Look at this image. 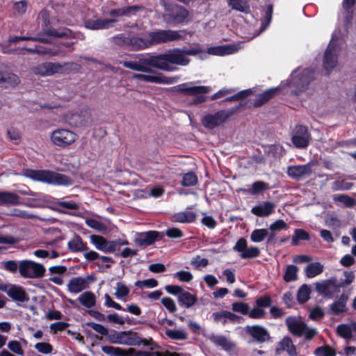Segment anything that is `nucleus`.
<instances>
[{
	"instance_id": "obj_41",
	"label": "nucleus",
	"mask_w": 356,
	"mask_h": 356,
	"mask_svg": "<svg viewBox=\"0 0 356 356\" xmlns=\"http://www.w3.org/2000/svg\"><path fill=\"white\" fill-rule=\"evenodd\" d=\"M177 8V10L172 14L171 17L175 22L180 24L188 18L189 12L181 6H178Z\"/></svg>"
},
{
	"instance_id": "obj_5",
	"label": "nucleus",
	"mask_w": 356,
	"mask_h": 356,
	"mask_svg": "<svg viewBox=\"0 0 356 356\" xmlns=\"http://www.w3.org/2000/svg\"><path fill=\"white\" fill-rule=\"evenodd\" d=\"M243 106V104L240 103L228 111L220 110L213 114H207L202 118L201 122L205 128L213 129L225 123L235 113L238 111Z\"/></svg>"
},
{
	"instance_id": "obj_12",
	"label": "nucleus",
	"mask_w": 356,
	"mask_h": 356,
	"mask_svg": "<svg viewBox=\"0 0 356 356\" xmlns=\"http://www.w3.org/2000/svg\"><path fill=\"white\" fill-rule=\"evenodd\" d=\"M39 15L42 19V29L45 35L57 38L69 37L70 34L71 33V31L69 29L65 28L62 30H57L51 26L49 14L47 10L43 9L41 10Z\"/></svg>"
},
{
	"instance_id": "obj_37",
	"label": "nucleus",
	"mask_w": 356,
	"mask_h": 356,
	"mask_svg": "<svg viewBox=\"0 0 356 356\" xmlns=\"http://www.w3.org/2000/svg\"><path fill=\"white\" fill-rule=\"evenodd\" d=\"M323 271V266L319 262L312 263L305 268L306 276L309 278L320 275Z\"/></svg>"
},
{
	"instance_id": "obj_51",
	"label": "nucleus",
	"mask_w": 356,
	"mask_h": 356,
	"mask_svg": "<svg viewBox=\"0 0 356 356\" xmlns=\"http://www.w3.org/2000/svg\"><path fill=\"white\" fill-rule=\"evenodd\" d=\"M337 332L344 339H350L352 337V328L350 325H339L337 328Z\"/></svg>"
},
{
	"instance_id": "obj_44",
	"label": "nucleus",
	"mask_w": 356,
	"mask_h": 356,
	"mask_svg": "<svg viewBox=\"0 0 356 356\" xmlns=\"http://www.w3.org/2000/svg\"><path fill=\"white\" fill-rule=\"evenodd\" d=\"M165 334L171 339L185 340L187 339V333L183 330H168Z\"/></svg>"
},
{
	"instance_id": "obj_9",
	"label": "nucleus",
	"mask_w": 356,
	"mask_h": 356,
	"mask_svg": "<svg viewBox=\"0 0 356 356\" xmlns=\"http://www.w3.org/2000/svg\"><path fill=\"white\" fill-rule=\"evenodd\" d=\"M286 324L293 334L298 337L304 334L307 340L312 339L317 333L315 329L307 327L303 321L296 317H289Z\"/></svg>"
},
{
	"instance_id": "obj_46",
	"label": "nucleus",
	"mask_w": 356,
	"mask_h": 356,
	"mask_svg": "<svg viewBox=\"0 0 356 356\" xmlns=\"http://www.w3.org/2000/svg\"><path fill=\"white\" fill-rule=\"evenodd\" d=\"M86 223L88 227L102 234H105L107 232V227L97 220L89 218L86 220Z\"/></svg>"
},
{
	"instance_id": "obj_19",
	"label": "nucleus",
	"mask_w": 356,
	"mask_h": 356,
	"mask_svg": "<svg viewBox=\"0 0 356 356\" xmlns=\"http://www.w3.org/2000/svg\"><path fill=\"white\" fill-rule=\"evenodd\" d=\"M91 241L96 245L97 248L105 252H114L118 250L116 241H107L104 237L97 235L90 236Z\"/></svg>"
},
{
	"instance_id": "obj_53",
	"label": "nucleus",
	"mask_w": 356,
	"mask_h": 356,
	"mask_svg": "<svg viewBox=\"0 0 356 356\" xmlns=\"http://www.w3.org/2000/svg\"><path fill=\"white\" fill-rule=\"evenodd\" d=\"M7 136L9 139L13 141L15 144H18L20 142L21 134L17 128L12 127L8 129Z\"/></svg>"
},
{
	"instance_id": "obj_62",
	"label": "nucleus",
	"mask_w": 356,
	"mask_h": 356,
	"mask_svg": "<svg viewBox=\"0 0 356 356\" xmlns=\"http://www.w3.org/2000/svg\"><path fill=\"white\" fill-rule=\"evenodd\" d=\"M129 293V289L124 284L118 282L117 284V289L115 295L116 297L120 298L126 297Z\"/></svg>"
},
{
	"instance_id": "obj_64",
	"label": "nucleus",
	"mask_w": 356,
	"mask_h": 356,
	"mask_svg": "<svg viewBox=\"0 0 356 356\" xmlns=\"http://www.w3.org/2000/svg\"><path fill=\"white\" fill-rule=\"evenodd\" d=\"M287 224L282 220H276L270 226V230L273 232L287 229Z\"/></svg>"
},
{
	"instance_id": "obj_50",
	"label": "nucleus",
	"mask_w": 356,
	"mask_h": 356,
	"mask_svg": "<svg viewBox=\"0 0 356 356\" xmlns=\"http://www.w3.org/2000/svg\"><path fill=\"white\" fill-rule=\"evenodd\" d=\"M126 332H114L108 335L109 341L113 343L126 345Z\"/></svg>"
},
{
	"instance_id": "obj_1",
	"label": "nucleus",
	"mask_w": 356,
	"mask_h": 356,
	"mask_svg": "<svg viewBox=\"0 0 356 356\" xmlns=\"http://www.w3.org/2000/svg\"><path fill=\"white\" fill-rule=\"evenodd\" d=\"M191 35L186 30H159L147 33V38L134 34L132 31L126 33H118L112 36L111 42L120 47L127 49L130 51H141L152 46L166 43L177 40L185 39L186 34Z\"/></svg>"
},
{
	"instance_id": "obj_35",
	"label": "nucleus",
	"mask_w": 356,
	"mask_h": 356,
	"mask_svg": "<svg viewBox=\"0 0 356 356\" xmlns=\"http://www.w3.org/2000/svg\"><path fill=\"white\" fill-rule=\"evenodd\" d=\"M209 339L213 343L221 346L225 350H231L234 347V343L225 337L211 335Z\"/></svg>"
},
{
	"instance_id": "obj_20",
	"label": "nucleus",
	"mask_w": 356,
	"mask_h": 356,
	"mask_svg": "<svg viewBox=\"0 0 356 356\" xmlns=\"http://www.w3.org/2000/svg\"><path fill=\"white\" fill-rule=\"evenodd\" d=\"M162 235L156 231H149L137 234L134 242L139 246H147L154 243L157 239H161Z\"/></svg>"
},
{
	"instance_id": "obj_3",
	"label": "nucleus",
	"mask_w": 356,
	"mask_h": 356,
	"mask_svg": "<svg viewBox=\"0 0 356 356\" xmlns=\"http://www.w3.org/2000/svg\"><path fill=\"white\" fill-rule=\"evenodd\" d=\"M145 10V7L142 5L127 6L118 8H112L108 11V15L111 18H97L86 19L83 21L84 26L89 30L97 31L102 29H108L113 27V24L119 20L118 17H136L138 13Z\"/></svg>"
},
{
	"instance_id": "obj_15",
	"label": "nucleus",
	"mask_w": 356,
	"mask_h": 356,
	"mask_svg": "<svg viewBox=\"0 0 356 356\" xmlns=\"http://www.w3.org/2000/svg\"><path fill=\"white\" fill-rule=\"evenodd\" d=\"M63 66L58 63L44 62L32 67L34 74L41 76H51L62 71Z\"/></svg>"
},
{
	"instance_id": "obj_39",
	"label": "nucleus",
	"mask_w": 356,
	"mask_h": 356,
	"mask_svg": "<svg viewBox=\"0 0 356 356\" xmlns=\"http://www.w3.org/2000/svg\"><path fill=\"white\" fill-rule=\"evenodd\" d=\"M79 302L86 307L90 308L96 303V298L93 293L86 291L79 298Z\"/></svg>"
},
{
	"instance_id": "obj_63",
	"label": "nucleus",
	"mask_w": 356,
	"mask_h": 356,
	"mask_svg": "<svg viewBox=\"0 0 356 356\" xmlns=\"http://www.w3.org/2000/svg\"><path fill=\"white\" fill-rule=\"evenodd\" d=\"M232 309L234 312L247 314L248 313L249 306L248 304L241 302H234L232 304Z\"/></svg>"
},
{
	"instance_id": "obj_32",
	"label": "nucleus",
	"mask_w": 356,
	"mask_h": 356,
	"mask_svg": "<svg viewBox=\"0 0 356 356\" xmlns=\"http://www.w3.org/2000/svg\"><path fill=\"white\" fill-rule=\"evenodd\" d=\"M196 218V214L192 211H184L175 213L172 217V220L175 222H192Z\"/></svg>"
},
{
	"instance_id": "obj_43",
	"label": "nucleus",
	"mask_w": 356,
	"mask_h": 356,
	"mask_svg": "<svg viewBox=\"0 0 356 356\" xmlns=\"http://www.w3.org/2000/svg\"><path fill=\"white\" fill-rule=\"evenodd\" d=\"M298 268L296 266H287L283 277L284 280L286 282L296 280L298 279Z\"/></svg>"
},
{
	"instance_id": "obj_7",
	"label": "nucleus",
	"mask_w": 356,
	"mask_h": 356,
	"mask_svg": "<svg viewBox=\"0 0 356 356\" xmlns=\"http://www.w3.org/2000/svg\"><path fill=\"white\" fill-rule=\"evenodd\" d=\"M65 121L71 127H85L90 124L93 118L88 108H83L78 111H70L64 115Z\"/></svg>"
},
{
	"instance_id": "obj_49",
	"label": "nucleus",
	"mask_w": 356,
	"mask_h": 356,
	"mask_svg": "<svg viewBox=\"0 0 356 356\" xmlns=\"http://www.w3.org/2000/svg\"><path fill=\"white\" fill-rule=\"evenodd\" d=\"M197 177L193 172H188L184 175L181 184L183 186H192L197 184Z\"/></svg>"
},
{
	"instance_id": "obj_6",
	"label": "nucleus",
	"mask_w": 356,
	"mask_h": 356,
	"mask_svg": "<svg viewBox=\"0 0 356 356\" xmlns=\"http://www.w3.org/2000/svg\"><path fill=\"white\" fill-rule=\"evenodd\" d=\"M191 83H184L175 87L176 91L186 96H195L193 104H198L205 102L207 97L204 94L209 93L211 90L210 86H189Z\"/></svg>"
},
{
	"instance_id": "obj_55",
	"label": "nucleus",
	"mask_w": 356,
	"mask_h": 356,
	"mask_svg": "<svg viewBox=\"0 0 356 356\" xmlns=\"http://www.w3.org/2000/svg\"><path fill=\"white\" fill-rule=\"evenodd\" d=\"M352 186V183L348 182L343 179H339L333 182L332 188L334 190H348Z\"/></svg>"
},
{
	"instance_id": "obj_38",
	"label": "nucleus",
	"mask_w": 356,
	"mask_h": 356,
	"mask_svg": "<svg viewBox=\"0 0 356 356\" xmlns=\"http://www.w3.org/2000/svg\"><path fill=\"white\" fill-rule=\"evenodd\" d=\"M25 50L30 54H38L42 55L57 56L56 51L42 45H35L33 48H26Z\"/></svg>"
},
{
	"instance_id": "obj_45",
	"label": "nucleus",
	"mask_w": 356,
	"mask_h": 356,
	"mask_svg": "<svg viewBox=\"0 0 356 356\" xmlns=\"http://www.w3.org/2000/svg\"><path fill=\"white\" fill-rule=\"evenodd\" d=\"M225 54V49L222 46L211 47L208 48L207 51L204 50V53H200V58L204 59L207 57V54L222 56Z\"/></svg>"
},
{
	"instance_id": "obj_16",
	"label": "nucleus",
	"mask_w": 356,
	"mask_h": 356,
	"mask_svg": "<svg viewBox=\"0 0 356 356\" xmlns=\"http://www.w3.org/2000/svg\"><path fill=\"white\" fill-rule=\"evenodd\" d=\"M338 63V54L337 47L334 45H328L323 57V67L329 75L332 70L334 68Z\"/></svg>"
},
{
	"instance_id": "obj_4",
	"label": "nucleus",
	"mask_w": 356,
	"mask_h": 356,
	"mask_svg": "<svg viewBox=\"0 0 356 356\" xmlns=\"http://www.w3.org/2000/svg\"><path fill=\"white\" fill-rule=\"evenodd\" d=\"M25 175L35 180L50 184L70 185L72 184V179L67 176L49 170H27Z\"/></svg>"
},
{
	"instance_id": "obj_30",
	"label": "nucleus",
	"mask_w": 356,
	"mask_h": 356,
	"mask_svg": "<svg viewBox=\"0 0 356 356\" xmlns=\"http://www.w3.org/2000/svg\"><path fill=\"white\" fill-rule=\"evenodd\" d=\"M67 287L70 292L76 293L87 288V283L83 278L75 277L70 280Z\"/></svg>"
},
{
	"instance_id": "obj_23",
	"label": "nucleus",
	"mask_w": 356,
	"mask_h": 356,
	"mask_svg": "<svg viewBox=\"0 0 356 356\" xmlns=\"http://www.w3.org/2000/svg\"><path fill=\"white\" fill-rule=\"evenodd\" d=\"M286 351L289 356H298L296 348L291 338L286 337L279 343L275 353L280 355L281 352Z\"/></svg>"
},
{
	"instance_id": "obj_14",
	"label": "nucleus",
	"mask_w": 356,
	"mask_h": 356,
	"mask_svg": "<svg viewBox=\"0 0 356 356\" xmlns=\"http://www.w3.org/2000/svg\"><path fill=\"white\" fill-rule=\"evenodd\" d=\"M310 134L308 129L304 125H296L292 136V142L297 147H305L309 145Z\"/></svg>"
},
{
	"instance_id": "obj_13",
	"label": "nucleus",
	"mask_w": 356,
	"mask_h": 356,
	"mask_svg": "<svg viewBox=\"0 0 356 356\" xmlns=\"http://www.w3.org/2000/svg\"><path fill=\"white\" fill-rule=\"evenodd\" d=\"M340 287L341 285L337 284V280L334 277L315 283L316 291L325 297H332L335 293L339 291Z\"/></svg>"
},
{
	"instance_id": "obj_59",
	"label": "nucleus",
	"mask_w": 356,
	"mask_h": 356,
	"mask_svg": "<svg viewBox=\"0 0 356 356\" xmlns=\"http://www.w3.org/2000/svg\"><path fill=\"white\" fill-rule=\"evenodd\" d=\"M35 348L40 353L43 354H49L52 352V346L45 342L38 343L35 345Z\"/></svg>"
},
{
	"instance_id": "obj_27",
	"label": "nucleus",
	"mask_w": 356,
	"mask_h": 356,
	"mask_svg": "<svg viewBox=\"0 0 356 356\" xmlns=\"http://www.w3.org/2000/svg\"><path fill=\"white\" fill-rule=\"evenodd\" d=\"M275 204L270 202H266L252 208V212L258 216H268L273 213Z\"/></svg>"
},
{
	"instance_id": "obj_29",
	"label": "nucleus",
	"mask_w": 356,
	"mask_h": 356,
	"mask_svg": "<svg viewBox=\"0 0 356 356\" xmlns=\"http://www.w3.org/2000/svg\"><path fill=\"white\" fill-rule=\"evenodd\" d=\"M348 300V296L342 293L340 298L330 305V310L333 314H339L346 310V305Z\"/></svg>"
},
{
	"instance_id": "obj_61",
	"label": "nucleus",
	"mask_w": 356,
	"mask_h": 356,
	"mask_svg": "<svg viewBox=\"0 0 356 356\" xmlns=\"http://www.w3.org/2000/svg\"><path fill=\"white\" fill-rule=\"evenodd\" d=\"M8 348L14 353L23 355L24 350L22 348V346L19 341H10L8 343Z\"/></svg>"
},
{
	"instance_id": "obj_34",
	"label": "nucleus",
	"mask_w": 356,
	"mask_h": 356,
	"mask_svg": "<svg viewBox=\"0 0 356 356\" xmlns=\"http://www.w3.org/2000/svg\"><path fill=\"white\" fill-rule=\"evenodd\" d=\"M228 6L234 10L244 13L250 12V6L248 1L244 0H227Z\"/></svg>"
},
{
	"instance_id": "obj_24",
	"label": "nucleus",
	"mask_w": 356,
	"mask_h": 356,
	"mask_svg": "<svg viewBox=\"0 0 356 356\" xmlns=\"http://www.w3.org/2000/svg\"><path fill=\"white\" fill-rule=\"evenodd\" d=\"M247 332L260 343L264 342L270 338L268 331L259 325L248 326Z\"/></svg>"
},
{
	"instance_id": "obj_22",
	"label": "nucleus",
	"mask_w": 356,
	"mask_h": 356,
	"mask_svg": "<svg viewBox=\"0 0 356 356\" xmlns=\"http://www.w3.org/2000/svg\"><path fill=\"white\" fill-rule=\"evenodd\" d=\"M314 165V163H309L302 165H293L288 168V174L290 177L293 178H300L305 175H309L312 172V166Z\"/></svg>"
},
{
	"instance_id": "obj_26",
	"label": "nucleus",
	"mask_w": 356,
	"mask_h": 356,
	"mask_svg": "<svg viewBox=\"0 0 356 356\" xmlns=\"http://www.w3.org/2000/svg\"><path fill=\"white\" fill-rule=\"evenodd\" d=\"M143 58H140L139 63H138L136 61H132V60H125V61L120 62V63L122 64V65L123 67L130 69V70H132L138 71V72H147V73L152 72L153 70L149 67L150 66L147 65L146 64H144L141 61V60H143Z\"/></svg>"
},
{
	"instance_id": "obj_2",
	"label": "nucleus",
	"mask_w": 356,
	"mask_h": 356,
	"mask_svg": "<svg viewBox=\"0 0 356 356\" xmlns=\"http://www.w3.org/2000/svg\"><path fill=\"white\" fill-rule=\"evenodd\" d=\"M204 49L199 43H194L193 47L190 49L175 48L168 53L156 56H147L141 61L152 67L165 71H172L173 68L170 64H175L186 66L189 64L191 60L186 56H197L204 53Z\"/></svg>"
},
{
	"instance_id": "obj_8",
	"label": "nucleus",
	"mask_w": 356,
	"mask_h": 356,
	"mask_svg": "<svg viewBox=\"0 0 356 356\" xmlns=\"http://www.w3.org/2000/svg\"><path fill=\"white\" fill-rule=\"evenodd\" d=\"M296 72L293 71L291 74V79L286 81L285 84H282V87L293 86L296 88L294 94L299 95L300 92L306 90L312 79L310 76L311 72L309 70H305L298 75Z\"/></svg>"
},
{
	"instance_id": "obj_47",
	"label": "nucleus",
	"mask_w": 356,
	"mask_h": 356,
	"mask_svg": "<svg viewBox=\"0 0 356 356\" xmlns=\"http://www.w3.org/2000/svg\"><path fill=\"white\" fill-rule=\"evenodd\" d=\"M213 316L216 318H223L222 324H225L227 319L234 322L238 321L240 318V317L236 314L227 311L213 313Z\"/></svg>"
},
{
	"instance_id": "obj_54",
	"label": "nucleus",
	"mask_w": 356,
	"mask_h": 356,
	"mask_svg": "<svg viewBox=\"0 0 356 356\" xmlns=\"http://www.w3.org/2000/svg\"><path fill=\"white\" fill-rule=\"evenodd\" d=\"M268 189V184L264 182V181H256L254 182L252 186V188L250 190V193L252 195H255L259 193V192L264 191Z\"/></svg>"
},
{
	"instance_id": "obj_36",
	"label": "nucleus",
	"mask_w": 356,
	"mask_h": 356,
	"mask_svg": "<svg viewBox=\"0 0 356 356\" xmlns=\"http://www.w3.org/2000/svg\"><path fill=\"white\" fill-rule=\"evenodd\" d=\"M178 301L180 305L188 308L196 302L197 299L195 296L189 292L183 291V292L178 296Z\"/></svg>"
},
{
	"instance_id": "obj_40",
	"label": "nucleus",
	"mask_w": 356,
	"mask_h": 356,
	"mask_svg": "<svg viewBox=\"0 0 356 356\" xmlns=\"http://www.w3.org/2000/svg\"><path fill=\"white\" fill-rule=\"evenodd\" d=\"M125 341L126 345L129 346H138L142 342L144 343L145 346L148 345L147 340H142L141 338L138 337L136 332H126Z\"/></svg>"
},
{
	"instance_id": "obj_60",
	"label": "nucleus",
	"mask_w": 356,
	"mask_h": 356,
	"mask_svg": "<svg viewBox=\"0 0 356 356\" xmlns=\"http://www.w3.org/2000/svg\"><path fill=\"white\" fill-rule=\"evenodd\" d=\"M63 66V68H62V71L60 72H79L80 71V69H81V65L76 63H65Z\"/></svg>"
},
{
	"instance_id": "obj_18",
	"label": "nucleus",
	"mask_w": 356,
	"mask_h": 356,
	"mask_svg": "<svg viewBox=\"0 0 356 356\" xmlns=\"http://www.w3.org/2000/svg\"><path fill=\"white\" fill-rule=\"evenodd\" d=\"M133 77L142 81L155 83L172 84L177 81L175 77L165 76L161 73H157L156 75L134 74Z\"/></svg>"
},
{
	"instance_id": "obj_52",
	"label": "nucleus",
	"mask_w": 356,
	"mask_h": 356,
	"mask_svg": "<svg viewBox=\"0 0 356 356\" xmlns=\"http://www.w3.org/2000/svg\"><path fill=\"white\" fill-rule=\"evenodd\" d=\"M268 236L266 229H260L254 230L250 236L251 240L254 242H261Z\"/></svg>"
},
{
	"instance_id": "obj_25",
	"label": "nucleus",
	"mask_w": 356,
	"mask_h": 356,
	"mask_svg": "<svg viewBox=\"0 0 356 356\" xmlns=\"http://www.w3.org/2000/svg\"><path fill=\"white\" fill-rule=\"evenodd\" d=\"M356 3V0H343L342 8L344 15V24L348 26L352 24L354 15L353 6Z\"/></svg>"
},
{
	"instance_id": "obj_42",
	"label": "nucleus",
	"mask_w": 356,
	"mask_h": 356,
	"mask_svg": "<svg viewBox=\"0 0 356 356\" xmlns=\"http://www.w3.org/2000/svg\"><path fill=\"white\" fill-rule=\"evenodd\" d=\"M311 292V288L308 285H302L297 293L298 301L301 304L306 302L309 299Z\"/></svg>"
},
{
	"instance_id": "obj_57",
	"label": "nucleus",
	"mask_w": 356,
	"mask_h": 356,
	"mask_svg": "<svg viewBox=\"0 0 356 356\" xmlns=\"http://www.w3.org/2000/svg\"><path fill=\"white\" fill-rule=\"evenodd\" d=\"M317 356H334V350L329 346L318 347L315 350Z\"/></svg>"
},
{
	"instance_id": "obj_10",
	"label": "nucleus",
	"mask_w": 356,
	"mask_h": 356,
	"mask_svg": "<svg viewBox=\"0 0 356 356\" xmlns=\"http://www.w3.org/2000/svg\"><path fill=\"white\" fill-rule=\"evenodd\" d=\"M19 272L24 277L41 278L45 273V268L42 264L35 263L31 260H23L19 264Z\"/></svg>"
},
{
	"instance_id": "obj_48",
	"label": "nucleus",
	"mask_w": 356,
	"mask_h": 356,
	"mask_svg": "<svg viewBox=\"0 0 356 356\" xmlns=\"http://www.w3.org/2000/svg\"><path fill=\"white\" fill-rule=\"evenodd\" d=\"M309 239V234L302 229H297L294 232V235L292 237V244L297 245L300 240L307 241Z\"/></svg>"
},
{
	"instance_id": "obj_28",
	"label": "nucleus",
	"mask_w": 356,
	"mask_h": 356,
	"mask_svg": "<svg viewBox=\"0 0 356 356\" xmlns=\"http://www.w3.org/2000/svg\"><path fill=\"white\" fill-rule=\"evenodd\" d=\"M20 204V197L11 192H0V205H18Z\"/></svg>"
},
{
	"instance_id": "obj_31",
	"label": "nucleus",
	"mask_w": 356,
	"mask_h": 356,
	"mask_svg": "<svg viewBox=\"0 0 356 356\" xmlns=\"http://www.w3.org/2000/svg\"><path fill=\"white\" fill-rule=\"evenodd\" d=\"M7 293L12 299L17 301L24 302L29 300L26 292L20 287L13 286L8 290Z\"/></svg>"
},
{
	"instance_id": "obj_11",
	"label": "nucleus",
	"mask_w": 356,
	"mask_h": 356,
	"mask_svg": "<svg viewBox=\"0 0 356 356\" xmlns=\"http://www.w3.org/2000/svg\"><path fill=\"white\" fill-rule=\"evenodd\" d=\"M78 138L74 132L66 129H57L51 134L52 143L58 147L65 148L74 143Z\"/></svg>"
},
{
	"instance_id": "obj_17",
	"label": "nucleus",
	"mask_w": 356,
	"mask_h": 356,
	"mask_svg": "<svg viewBox=\"0 0 356 356\" xmlns=\"http://www.w3.org/2000/svg\"><path fill=\"white\" fill-rule=\"evenodd\" d=\"M104 353L112 356H147V351L136 350L134 348L123 350L120 348L105 346H102Z\"/></svg>"
},
{
	"instance_id": "obj_58",
	"label": "nucleus",
	"mask_w": 356,
	"mask_h": 356,
	"mask_svg": "<svg viewBox=\"0 0 356 356\" xmlns=\"http://www.w3.org/2000/svg\"><path fill=\"white\" fill-rule=\"evenodd\" d=\"M28 3L26 0H21L13 3V9L19 15H24L27 9Z\"/></svg>"
},
{
	"instance_id": "obj_21",
	"label": "nucleus",
	"mask_w": 356,
	"mask_h": 356,
	"mask_svg": "<svg viewBox=\"0 0 356 356\" xmlns=\"http://www.w3.org/2000/svg\"><path fill=\"white\" fill-rule=\"evenodd\" d=\"M280 90L281 86H277L270 88L259 94L253 102L254 107L258 108L263 106L264 104L273 99Z\"/></svg>"
},
{
	"instance_id": "obj_56",
	"label": "nucleus",
	"mask_w": 356,
	"mask_h": 356,
	"mask_svg": "<svg viewBox=\"0 0 356 356\" xmlns=\"http://www.w3.org/2000/svg\"><path fill=\"white\" fill-rule=\"evenodd\" d=\"M260 254V251L259 248L256 247H250L247 248L245 251H243V253L241 254V257L243 259H248V258H254L259 256Z\"/></svg>"
},
{
	"instance_id": "obj_33",
	"label": "nucleus",
	"mask_w": 356,
	"mask_h": 356,
	"mask_svg": "<svg viewBox=\"0 0 356 356\" xmlns=\"http://www.w3.org/2000/svg\"><path fill=\"white\" fill-rule=\"evenodd\" d=\"M68 248L72 252H83L88 248L87 245L83 242L81 238L75 235V236L68 242Z\"/></svg>"
}]
</instances>
